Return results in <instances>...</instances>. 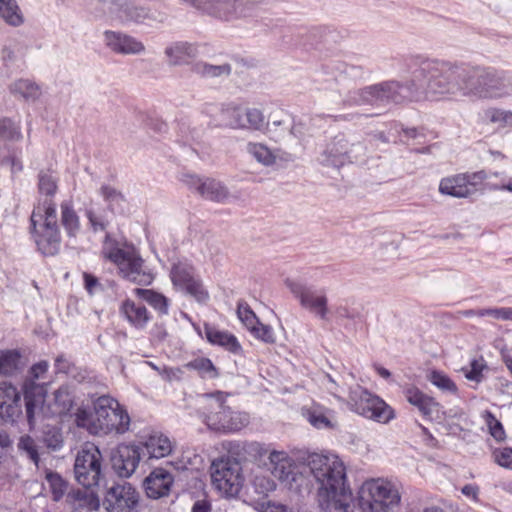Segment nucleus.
Here are the masks:
<instances>
[{"instance_id":"obj_1","label":"nucleus","mask_w":512,"mask_h":512,"mask_svg":"<svg viewBox=\"0 0 512 512\" xmlns=\"http://www.w3.org/2000/svg\"><path fill=\"white\" fill-rule=\"evenodd\" d=\"M412 80L405 86L388 82L375 87L382 97L395 100L386 92L399 90V94L410 100L438 101L459 95H474L479 98H501L508 95L504 77L486 68L452 66L447 63L415 57L410 65Z\"/></svg>"},{"instance_id":"obj_2","label":"nucleus","mask_w":512,"mask_h":512,"mask_svg":"<svg viewBox=\"0 0 512 512\" xmlns=\"http://www.w3.org/2000/svg\"><path fill=\"white\" fill-rule=\"evenodd\" d=\"M307 465L317 483L319 507L325 512H390L400 504L398 489L383 478L363 482L355 504L346 468L335 454L312 453Z\"/></svg>"},{"instance_id":"obj_3","label":"nucleus","mask_w":512,"mask_h":512,"mask_svg":"<svg viewBox=\"0 0 512 512\" xmlns=\"http://www.w3.org/2000/svg\"><path fill=\"white\" fill-rule=\"evenodd\" d=\"M302 466L286 451L271 450L268 464L255 467L249 475V485L259 498H266L276 490L275 478L292 487L302 479Z\"/></svg>"},{"instance_id":"obj_4","label":"nucleus","mask_w":512,"mask_h":512,"mask_svg":"<svg viewBox=\"0 0 512 512\" xmlns=\"http://www.w3.org/2000/svg\"><path fill=\"white\" fill-rule=\"evenodd\" d=\"M102 254L117 267L118 274L123 279L139 285L153 282L154 275L144 267V260L133 245L104 246Z\"/></svg>"},{"instance_id":"obj_5","label":"nucleus","mask_w":512,"mask_h":512,"mask_svg":"<svg viewBox=\"0 0 512 512\" xmlns=\"http://www.w3.org/2000/svg\"><path fill=\"white\" fill-rule=\"evenodd\" d=\"M213 488L225 498H234L241 492L245 476L240 460L230 456L214 459L210 465Z\"/></svg>"},{"instance_id":"obj_6","label":"nucleus","mask_w":512,"mask_h":512,"mask_svg":"<svg viewBox=\"0 0 512 512\" xmlns=\"http://www.w3.org/2000/svg\"><path fill=\"white\" fill-rule=\"evenodd\" d=\"M102 455L94 444H85L78 452L75 464V478L79 484L86 488L99 484L101 476Z\"/></svg>"},{"instance_id":"obj_7","label":"nucleus","mask_w":512,"mask_h":512,"mask_svg":"<svg viewBox=\"0 0 512 512\" xmlns=\"http://www.w3.org/2000/svg\"><path fill=\"white\" fill-rule=\"evenodd\" d=\"M48 368L49 363L42 360L32 365L29 370V376L23 384L26 416H34L45 402L46 385L38 384L36 380L42 378L47 373Z\"/></svg>"},{"instance_id":"obj_8","label":"nucleus","mask_w":512,"mask_h":512,"mask_svg":"<svg viewBox=\"0 0 512 512\" xmlns=\"http://www.w3.org/2000/svg\"><path fill=\"white\" fill-rule=\"evenodd\" d=\"M486 180L487 174L484 171L447 176L441 179L439 192L456 198H467L473 195Z\"/></svg>"},{"instance_id":"obj_9","label":"nucleus","mask_w":512,"mask_h":512,"mask_svg":"<svg viewBox=\"0 0 512 512\" xmlns=\"http://www.w3.org/2000/svg\"><path fill=\"white\" fill-rule=\"evenodd\" d=\"M140 494L130 483H116L106 489L102 505L106 512H136Z\"/></svg>"},{"instance_id":"obj_10","label":"nucleus","mask_w":512,"mask_h":512,"mask_svg":"<svg viewBox=\"0 0 512 512\" xmlns=\"http://www.w3.org/2000/svg\"><path fill=\"white\" fill-rule=\"evenodd\" d=\"M22 138L20 122H15L7 117L0 118V142L3 143L4 148L7 150V155L2 156L1 162L9 164L12 172L21 171L23 168L21 161L22 149L15 148L10 150L8 144L20 141Z\"/></svg>"},{"instance_id":"obj_11","label":"nucleus","mask_w":512,"mask_h":512,"mask_svg":"<svg viewBox=\"0 0 512 512\" xmlns=\"http://www.w3.org/2000/svg\"><path fill=\"white\" fill-rule=\"evenodd\" d=\"M291 293L297 298L301 306L314 313L321 319L327 318V297L324 291H317L302 283L288 280L286 282Z\"/></svg>"},{"instance_id":"obj_12","label":"nucleus","mask_w":512,"mask_h":512,"mask_svg":"<svg viewBox=\"0 0 512 512\" xmlns=\"http://www.w3.org/2000/svg\"><path fill=\"white\" fill-rule=\"evenodd\" d=\"M140 459V448L133 444H120L111 455L112 467L122 478H129L136 471Z\"/></svg>"},{"instance_id":"obj_13","label":"nucleus","mask_w":512,"mask_h":512,"mask_svg":"<svg viewBox=\"0 0 512 512\" xmlns=\"http://www.w3.org/2000/svg\"><path fill=\"white\" fill-rule=\"evenodd\" d=\"M77 426L93 435L123 434L130 428V418H77Z\"/></svg>"},{"instance_id":"obj_14","label":"nucleus","mask_w":512,"mask_h":512,"mask_svg":"<svg viewBox=\"0 0 512 512\" xmlns=\"http://www.w3.org/2000/svg\"><path fill=\"white\" fill-rule=\"evenodd\" d=\"M60 227L56 204L52 198L39 199L30 216V231Z\"/></svg>"},{"instance_id":"obj_15","label":"nucleus","mask_w":512,"mask_h":512,"mask_svg":"<svg viewBox=\"0 0 512 512\" xmlns=\"http://www.w3.org/2000/svg\"><path fill=\"white\" fill-rule=\"evenodd\" d=\"M183 181L189 189L195 190L205 199L222 202L228 197L227 189L214 179H202L195 175H186Z\"/></svg>"},{"instance_id":"obj_16","label":"nucleus","mask_w":512,"mask_h":512,"mask_svg":"<svg viewBox=\"0 0 512 512\" xmlns=\"http://www.w3.org/2000/svg\"><path fill=\"white\" fill-rule=\"evenodd\" d=\"M197 333L215 346H220L231 353H239L241 345L235 335L228 331L220 330L215 325L204 323L203 327L194 326Z\"/></svg>"},{"instance_id":"obj_17","label":"nucleus","mask_w":512,"mask_h":512,"mask_svg":"<svg viewBox=\"0 0 512 512\" xmlns=\"http://www.w3.org/2000/svg\"><path fill=\"white\" fill-rule=\"evenodd\" d=\"M36 250L44 257H52L59 253L62 243L60 227L30 231Z\"/></svg>"},{"instance_id":"obj_18","label":"nucleus","mask_w":512,"mask_h":512,"mask_svg":"<svg viewBox=\"0 0 512 512\" xmlns=\"http://www.w3.org/2000/svg\"><path fill=\"white\" fill-rule=\"evenodd\" d=\"M174 483V477L165 469L158 467L144 480V488L149 498L158 499L167 496Z\"/></svg>"},{"instance_id":"obj_19","label":"nucleus","mask_w":512,"mask_h":512,"mask_svg":"<svg viewBox=\"0 0 512 512\" xmlns=\"http://www.w3.org/2000/svg\"><path fill=\"white\" fill-rule=\"evenodd\" d=\"M141 446L149 459L159 460L172 453L175 443L166 434L154 431L145 437Z\"/></svg>"},{"instance_id":"obj_20","label":"nucleus","mask_w":512,"mask_h":512,"mask_svg":"<svg viewBox=\"0 0 512 512\" xmlns=\"http://www.w3.org/2000/svg\"><path fill=\"white\" fill-rule=\"evenodd\" d=\"M222 114L229 118L225 125L231 128L260 129L264 124L263 114L257 109L247 110L244 116L240 114L238 108H228Z\"/></svg>"},{"instance_id":"obj_21","label":"nucleus","mask_w":512,"mask_h":512,"mask_svg":"<svg viewBox=\"0 0 512 512\" xmlns=\"http://www.w3.org/2000/svg\"><path fill=\"white\" fill-rule=\"evenodd\" d=\"M120 313L127 320V322L134 328L142 330L152 319L151 313L148 309L131 299H126L120 306Z\"/></svg>"},{"instance_id":"obj_22","label":"nucleus","mask_w":512,"mask_h":512,"mask_svg":"<svg viewBox=\"0 0 512 512\" xmlns=\"http://www.w3.org/2000/svg\"><path fill=\"white\" fill-rule=\"evenodd\" d=\"M21 397L17 388L7 382L0 383V416H17Z\"/></svg>"},{"instance_id":"obj_23","label":"nucleus","mask_w":512,"mask_h":512,"mask_svg":"<svg viewBox=\"0 0 512 512\" xmlns=\"http://www.w3.org/2000/svg\"><path fill=\"white\" fill-rule=\"evenodd\" d=\"M407 401L417 407L425 416L440 413V404L431 396L423 393L417 387H408L404 391Z\"/></svg>"},{"instance_id":"obj_24","label":"nucleus","mask_w":512,"mask_h":512,"mask_svg":"<svg viewBox=\"0 0 512 512\" xmlns=\"http://www.w3.org/2000/svg\"><path fill=\"white\" fill-rule=\"evenodd\" d=\"M357 413H371L370 416H393V409L382 399L374 396L367 391H363L360 396V403H356Z\"/></svg>"},{"instance_id":"obj_25","label":"nucleus","mask_w":512,"mask_h":512,"mask_svg":"<svg viewBox=\"0 0 512 512\" xmlns=\"http://www.w3.org/2000/svg\"><path fill=\"white\" fill-rule=\"evenodd\" d=\"M23 355L19 349L0 350V377H12L25 367Z\"/></svg>"},{"instance_id":"obj_26","label":"nucleus","mask_w":512,"mask_h":512,"mask_svg":"<svg viewBox=\"0 0 512 512\" xmlns=\"http://www.w3.org/2000/svg\"><path fill=\"white\" fill-rule=\"evenodd\" d=\"M105 39L107 45L115 52L119 53H138L143 50L141 42L134 38L115 32H106Z\"/></svg>"},{"instance_id":"obj_27","label":"nucleus","mask_w":512,"mask_h":512,"mask_svg":"<svg viewBox=\"0 0 512 512\" xmlns=\"http://www.w3.org/2000/svg\"><path fill=\"white\" fill-rule=\"evenodd\" d=\"M92 405L96 416H128L124 406L110 395L97 397L92 401Z\"/></svg>"},{"instance_id":"obj_28","label":"nucleus","mask_w":512,"mask_h":512,"mask_svg":"<svg viewBox=\"0 0 512 512\" xmlns=\"http://www.w3.org/2000/svg\"><path fill=\"white\" fill-rule=\"evenodd\" d=\"M61 224L69 237H76L80 231V218L70 200L60 204Z\"/></svg>"},{"instance_id":"obj_29","label":"nucleus","mask_w":512,"mask_h":512,"mask_svg":"<svg viewBox=\"0 0 512 512\" xmlns=\"http://www.w3.org/2000/svg\"><path fill=\"white\" fill-rule=\"evenodd\" d=\"M133 292L135 296L147 302L160 315L168 314L170 300L162 293L143 288H135Z\"/></svg>"},{"instance_id":"obj_30","label":"nucleus","mask_w":512,"mask_h":512,"mask_svg":"<svg viewBox=\"0 0 512 512\" xmlns=\"http://www.w3.org/2000/svg\"><path fill=\"white\" fill-rule=\"evenodd\" d=\"M247 424L243 418H206L207 427L216 434L236 432Z\"/></svg>"},{"instance_id":"obj_31","label":"nucleus","mask_w":512,"mask_h":512,"mask_svg":"<svg viewBox=\"0 0 512 512\" xmlns=\"http://www.w3.org/2000/svg\"><path fill=\"white\" fill-rule=\"evenodd\" d=\"M73 505L86 511H97L100 507L98 495L91 490H77L69 495Z\"/></svg>"},{"instance_id":"obj_32","label":"nucleus","mask_w":512,"mask_h":512,"mask_svg":"<svg viewBox=\"0 0 512 512\" xmlns=\"http://www.w3.org/2000/svg\"><path fill=\"white\" fill-rule=\"evenodd\" d=\"M166 54L173 64H191L195 56V49L187 43H178L167 48Z\"/></svg>"},{"instance_id":"obj_33","label":"nucleus","mask_w":512,"mask_h":512,"mask_svg":"<svg viewBox=\"0 0 512 512\" xmlns=\"http://www.w3.org/2000/svg\"><path fill=\"white\" fill-rule=\"evenodd\" d=\"M185 368L197 371L201 378L214 379L219 376V371L213 362L206 357H197L185 364Z\"/></svg>"},{"instance_id":"obj_34","label":"nucleus","mask_w":512,"mask_h":512,"mask_svg":"<svg viewBox=\"0 0 512 512\" xmlns=\"http://www.w3.org/2000/svg\"><path fill=\"white\" fill-rule=\"evenodd\" d=\"M170 277L172 283L181 288L188 282H191L196 276L192 265L178 262L172 266Z\"/></svg>"},{"instance_id":"obj_35","label":"nucleus","mask_w":512,"mask_h":512,"mask_svg":"<svg viewBox=\"0 0 512 512\" xmlns=\"http://www.w3.org/2000/svg\"><path fill=\"white\" fill-rule=\"evenodd\" d=\"M0 16L6 23L18 26L23 22L22 15L15 0H0Z\"/></svg>"},{"instance_id":"obj_36","label":"nucleus","mask_w":512,"mask_h":512,"mask_svg":"<svg viewBox=\"0 0 512 512\" xmlns=\"http://www.w3.org/2000/svg\"><path fill=\"white\" fill-rule=\"evenodd\" d=\"M100 194L111 211L115 212L123 210V204L126 202V199L120 191L116 190L112 186L103 185L100 188Z\"/></svg>"},{"instance_id":"obj_37","label":"nucleus","mask_w":512,"mask_h":512,"mask_svg":"<svg viewBox=\"0 0 512 512\" xmlns=\"http://www.w3.org/2000/svg\"><path fill=\"white\" fill-rule=\"evenodd\" d=\"M427 378L433 385L444 392L451 394H457L458 392L456 383L443 371L431 370Z\"/></svg>"},{"instance_id":"obj_38","label":"nucleus","mask_w":512,"mask_h":512,"mask_svg":"<svg viewBox=\"0 0 512 512\" xmlns=\"http://www.w3.org/2000/svg\"><path fill=\"white\" fill-rule=\"evenodd\" d=\"M45 479L53 500H61L67 491L66 481L58 473H54L52 471H48L46 473Z\"/></svg>"},{"instance_id":"obj_39","label":"nucleus","mask_w":512,"mask_h":512,"mask_svg":"<svg viewBox=\"0 0 512 512\" xmlns=\"http://www.w3.org/2000/svg\"><path fill=\"white\" fill-rule=\"evenodd\" d=\"M11 91L14 94H19L26 100H33L40 94L39 87L29 80L20 79L13 84Z\"/></svg>"},{"instance_id":"obj_40","label":"nucleus","mask_w":512,"mask_h":512,"mask_svg":"<svg viewBox=\"0 0 512 512\" xmlns=\"http://www.w3.org/2000/svg\"><path fill=\"white\" fill-rule=\"evenodd\" d=\"M485 368L486 362L481 356L471 360L468 366L462 368V372L466 379L479 383L483 380V371Z\"/></svg>"},{"instance_id":"obj_41","label":"nucleus","mask_w":512,"mask_h":512,"mask_svg":"<svg viewBox=\"0 0 512 512\" xmlns=\"http://www.w3.org/2000/svg\"><path fill=\"white\" fill-rule=\"evenodd\" d=\"M484 118L499 127L512 126V112L497 108H490L484 112Z\"/></svg>"},{"instance_id":"obj_42","label":"nucleus","mask_w":512,"mask_h":512,"mask_svg":"<svg viewBox=\"0 0 512 512\" xmlns=\"http://www.w3.org/2000/svg\"><path fill=\"white\" fill-rule=\"evenodd\" d=\"M42 440L53 450L59 449L63 443V437L60 429L50 424H45L43 426Z\"/></svg>"},{"instance_id":"obj_43","label":"nucleus","mask_w":512,"mask_h":512,"mask_svg":"<svg viewBox=\"0 0 512 512\" xmlns=\"http://www.w3.org/2000/svg\"><path fill=\"white\" fill-rule=\"evenodd\" d=\"M237 316L248 330L253 328L254 325L259 324L256 314L245 301L238 302Z\"/></svg>"},{"instance_id":"obj_44","label":"nucleus","mask_w":512,"mask_h":512,"mask_svg":"<svg viewBox=\"0 0 512 512\" xmlns=\"http://www.w3.org/2000/svg\"><path fill=\"white\" fill-rule=\"evenodd\" d=\"M247 150L256 160L264 165H270L274 162L273 154L262 144L249 143L247 145Z\"/></svg>"},{"instance_id":"obj_45","label":"nucleus","mask_w":512,"mask_h":512,"mask_svg":"<svg viewBox=\"0 0 512 512\" xmlns=\"http://www.w3.org/2000/svg\"><path fill=\"white\" fill-rule=\"evenodd\" d=\"M181 289L185 290L199 302H205L209 298L208 292L198 277H195L191 282L185 284Z\"/></svg>"},{"instance_id":"obj_46","label":"nucleus","mask_w":512,"mask_h":512,"mask_svg":"<svg viewBox=\"0 0 512 512\" xmlns=\"http://www.w3.org/2000/svg\"><path fill=\"white\" fill-rule=\"evenodd\" d=\"M493 461L502 468L512 471V447H499L491 452Z\"/></svg>"},{"instance_id":"obj_47","label":"nucleus","mask_w":512,"mask_h":512,"mask_svg":"<svg viewBox=\"0 0 512 512\" xmlns=\"http://www.w3.org/2000/svg\"><path fill=\"white\" fill-rule=\"evenodd\" d=\"M192 70L204 76H219L221 74H229L231 68L227 64L214 66L206 63H196Z\"/></svg>"},{"instance_id":"obj_48","label":"nucleus","mask_w":512,"mask_h":512,"mask_svg":"<svg viewBox=\"0 0 512 512\" xmlns=\"http://www.w3.org/2000/svg\"><path fill=\"white\" fill-rule=\"evenodd\" d=\"M471 314L483 317V316H492L495 319L503 320V321H512V307H501V308H485L480 309L476 312H471Z\"/></svg>"},{"instance_id":"obj_49","label":"nucleus","mask_w":512,"mask_h":512,"mask_svg":"<svg viewBox=\"0 0 512 512\" xmlns=\"http://www.w3.org/2000/svg\"><path fill=\"white\" fill-rule=\"evenodd\" d=\"M253 508L257 512H293L287 505L272 500L256 501Z\"/></svg>"},{"instance_id":"obj_50","label":"nucleus","mask_w":512,"mask_h":512,"mask_svg":"<svg viewBox=\"0 0 512 512\" xmlns=\"http://www.w3.org/2000/svg\"><path fill=\"white\" fill-rule=\"evenodd\" d=\"M55 403L62 407L63 411L59 412V416H65V411L69 410L73 403L71 392L67 386H62L54 393Z\"/></svg>"},{"instance_id":"obj_51","label":"nucleus","mask_w":512,"mask_h":512,"mask_svg":"<svg viewBox=\"0 0 512 512\" xmlns=\"http://www.w3.org/2000/svg\"><path fill=\"white\" fill-rule=\"evenodd\" d=\"M38 188L41 194H45V198H52L56 193L57 184L51 175L46 173L39 174Z\"/></svg>"},{"instance_id":"obj_52","label":"nucleus","mask_w":512,"mask_h":512,"mask_svg":"<svg viewBox=\"0 0 512 512\" xmlns=\"http://www.w3.org/2000/svg\"><path fill=\"white\" fill-rule=\"evenodd\" d=\"M249 331L255 338L265 343L271 344L275 342V336L271 326L265 325L260 321L259 324L254 325L253 328H251Z\"/></svg>"},{"instance_id":"obj_53","label":"nucleus","mask_w":512,"mask_h":512,"mask_svg":"<svg viewBox=\"0 0 512 512\" xmlns=\"http://www.w3.org/2000/svg\"><path fill=\"white\" fill-rule=\"evenodd\" d=\"M487 431L491 437L497 442H503L506 440V432L503 424L498 418H487Z\"/></svg>"},{"instance_id":"obj_54","label":"nucleus","mask_w":512,"mask_h":512,"mask_svg":"<svg viewBox=\"0 0 512 512\" xmlns=\"http://www.w3.org/2000/svg\"><path fill=\"white\" fill-rule=\"evenodd\" d=\"M18 448L27 453L28 457L37 465L39 462L38 452L34 441L29 436H22L18 443Z\"/></svg>"},{"instance_id":"obj_55","label":"nucleus","mask_w":512,"mask_h":512,"mask_svg":"<svg viewBox=\"0 0 512 512\" xmlns=\"http://www.w3.org/2000/svg\"><path fill=\"white\" fill-rule=\"evenodd\" d=\"M348 152V142L345 139H339L335 141V166L344 164Z\"/></svg>"},{"instance_id":"obj_56","label":"nucleus","mask_w":512,"mask_h":512,"mask_svg":"<svg viewBox=\"0 0 512 512\" xmlns=\"http://www.w3.org/2000/svg\"><path fill=\"white\" fill-rule=\"evenodd\" d=\"M85 215L93 231H103L106 229L107 221L104 219V217L97 215L92 209L86 210Z\"/></svg>"},{"instance_id":"obj_57","label":"nucleus","mask_w":512,"mask_h":512,"mask_svg":"<svg viewBox=\"0 0 512 512\" xmlns=\"http://www.w3.org/2000/svg\"><path fill=\"white\" fill-rule=\"evenodd\" d=\"M161 377L167 381L181 380L183 377V370L180 367H167L157 369Z\"/></svg>"},{"instance_id":"obj_58","label":"nucleus","mask_w":512,"mask_h":512,"mask_svg":"<svg viewBox=\"0 0 512 512\" xmlns=\"http://www.w3.org/2000/svg\"><path fill=\"white\" fill-rule=\"evenodd\" d=\"M84 288L90 294H94L101 288L99 279L91 273L83 272Z\"/></svg>"},{"instance_id":"obj_59","label":"nucleus","mask_w":512,"mask_h":512,"mask_svg":"<svg viewBox=\"0 0 512 512\" xmlns=\"http://www.w3.org/2000/svg\"><path fill=\"white\" fill-rule=\"evenodd\" d=\"M54 366H55L56 373L67 374V373H69V371L72 367V363L64 355H59L55 359Z\"/></svg>"},{"instance_id":"obj_60","label":"nucleus","mask_w":512,"mask_h":512,"mask_svg":"<svg viewBox=\"0 0 512 512\" xmlns=\"http://www.w3.org/2000/svg\"><path fill=\"white\" fill-rule=\"evenodd\" d=\"M309 421L316 429H330L334 427L329 418H309Z\"/></svg>"},{"instance_id":"obj_61","label":"nucleus","mask_w":512,"mask_h":512,"mask_svg":"<svg viewBox=\"0 0 512 512\" xmlns=\"http://www.w3.org/2000/svg\"><path fill=\"white\" fill-rule=\"evenodd\" d=\"M487 186L490 189H494V190H503V191L512 192V177L508 178V179H501V181L496 184L487 183Z\"/></svg>"},{"instance_id":"obj_62","label":"nucleus","mask_w":512,"mask_h":512,"mask_svg":"<svg viewBox=\"0 0 512 512\" xmlns=\"http://www.w3.org/2000/svg\"><path fill=\"white\" fill-rule=\"evenodd\" d=\"M227 395H228L227 393H224L222 391H216L213 393H207L204 396L207 398H213L216 401V403L218 404V406L220 408H223V406L226 402Z\"/></svg>"},{"instance_id":"obj_63","label":"nucleus","mask_w":512,"mask_h":512,"mask_svg":"<svg viewBox=\"0 0 512 512\" xmlns=\"http://www.w3.org/2000/svg\"><path fill=\"white\" fill-rule=\"evenodd\" d=\"M211 505L207 500H198L192 507V512H210Z\"/></svg>"},{"instance_id":"obj_64","label":"nucleus","mask_w":512,"mask_h":512,"mask_svg":"<svg viewBox=\"0 0 512 512\" xmlns=\"http://www.w3.org/2000/svg\"><path fill=\"white\" fill-rule=\"evenodd\" d=\"M462 493L468 498L476 500L479 493V489L477 486L469 484L465 485L462 488Z\"/></svg>"}]
</instances>
